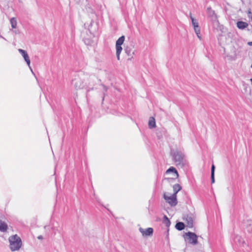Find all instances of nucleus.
Listing matches in <instances>:
<instances>
[{"instance_id":"8","label":"nucleus","mask_w":252,"mask_h":252,"mask_svg":"<svg viewBox=\"0 0 252 252\" xmlns=\"http://www.w3.org/2000/svg\"><path fill=\"white\" fill-rule=\"evenodd\" d=\"M18 51L21 54L25 61L27 63L28 65L30 67L31 62L29 56L27 52L25 50H24L21 49H19Z\"/></svg>"},{"instance_id":"12","label":"nucleus","mask_w":252,"mask_h":252,"mask_svg":"<svg viewBox=\"0 0 252 252\" xmlns=\"http://www.w3.org/2000/svg\"><path fill=\"white\" fill-rule=\"evenodd\" d=\"M125 52L126 53V54L128 55V56L129 57L128 59H130L131 58H132L134 54V51L133 49L132 48H131V47H129L128 46H127L125 48Z\"/></svg>"},{"instance_id":"19","label":"nucleus","mask_w":252,"mask_h":252,"mask_svg":"<svg viewBox=\"0 0 252 252\" xmlns=\"http://www.w3.org/2000/svg\"><path fill=\"white\" fill-rule=\"evenodd\" d=\"M10 23L13 29H15L17 27V21L15 18H12L10 19Z\"/></svg>"},{"instance_id":"6","label":"nucleus","mask_w":252,"mask_h":252,"mask_svg":"<svg viewBox=\"0 0 252 252\" xmlns=\"http://www.w3.org/2000/svg\"><path fill=\"white\" fill-rule=\"evenodd\" d=\"M190 17L191 20L192 25L193 27L194 30L199 39H201L200 35V31L198 25V23L196 19H195L191 15V13H190Z\"/></svg>"},{"instance_id":"5","label":"nucleus","mask_w":252,"mask_h":252,"mask_svg":"<svg viewBox=\"0 0 252 252\" xmlns=\"http://www.w3.org/2000/svg\"><path fill=\"white\" fill-rule=\"evenodd\" d=\"M125 39V36L123 35L121 36L119 39L116 41V56L118 60H120V54L122 51V45L124 42Z\"/></svg>"},{"instance_id":"18","label":"nucleus","mask_w":252,"mask_h":252,"mask_svg":"<svg viewBox=\"0 0 252 252\" xmlns=\"http://www.w3.org/2000/svg\"><path fill=\"white\" fill-rule=\"evenodd\" d=\"M215 165L213 164L211 167V182L212 183H214L215 182Z\"/></svg>"},{"instance_id":"21","label":"nucleus","mask_w":252,"mask_h":252,"mask_svg":"<svg viewBox=\"0 0 252 252\" xmlns=\"http://www.w3.org/2000/svg\"><path fill=\"white\" fill-rule=\"evenodd\" d=\"M248 14H249V17H251L252 19V12L250 11H249Z\"/></svg>"},{"instance_id":"15","label":"nucleus","mask_w":252,"mask_h":252,"mask_svg":"<svg viewBox=\"0 0 252 252\" xmlns=\"http://www.w3.org/2000/svg\"><path fill=\"white\" fill-rule=\"evenodd\" d=\"M8 226L7 224L0 220V231L1 232H5L7 231Z\"/></svg>"},{"instance_id":"4","label":"nucleus","mask_w":252,"mask_h":252,"mask_svg":"<svg viewBox=\"0 0 252 252\" xmlns=\"http://www.w3.org/2000/svg\"><path fill=\"white\" fill-rule=\"evenodd\" d=\"M185 240L191 245H195L198 243L197 236L193 232H188L184 235Z\"/></svg>"},{"instance_id":"9","label":"nucleus","mask_w":252,"mask_h":252,"mask_svg":"<svg viewBox=\"0 0 252 252\" xmlns=\"http://www.w3.org/2000/svg\"><path fill=\"white\" fill-rule=\"evenodd\" d=\"M170 173L172 174V179H177L179 176L177 170L173 167H171L166 171V174H169Z\"/></svg>"},{"instance_id":"10","label":"nucleus","mask_w":252,"mask_h":252,"mask_svg":"<svg viewBox=\"0 0 252 252\" xmlns=\"http://www.w3.org/2000/svg\"><path fill=\"white\" fill-rule=\"evenodd\" d=\"M173 158L175 162L179 163L183 159L182 154L179 152H176L173 154Z\"/></svg>"},{"instance_id":"1","label":"nucleus","mask_w":252,"mask_h":252,"mask_svg":"<svg viewBox=\"0 0 252 252\" xmlns=\"http://www.w3.org/2000/svg\"><path fill=\"white\" fill-rule=\"evenodd\" d=\"M10 248L12 251L19 250L22 246V241L20 238L16 234L12 235L9 238Z\"/></svg>"},{"instance_id":"23","label":"nucleus","mask_w":252,"mask_h":252,"mask_svg":"<svg viewBox=\"0 0 252 252\" xmlns=\"http://www.w3.org/2000/svg\"><path fill=\"white\" fill-rule=\"evenodd\" d=\"M248 45L252 46V41L248 42Z\"/></svg>"},{"instance_id":"11","label":"nucleus","mask_w":252,"mask_h":252,"mask_svg":"<svg viewBox=\"0 0 252 252\" xmlns=\"http://www.w3.org/2000/svg\"><path fill=\"white\" fill-rule=\"evenodd\" d=\"M184 220L187 223V226L191 228L193 226V219L189 216H187L184 218Z\"/></svg>"},{"instance_id":"7","label":"nucleus","mask_w":252,"mask_h":252,"mask_svg":"<svg viewBox=\"0 0 252 252\" xmlns=\"http://www.w3.org/2000/svg\"><path fill=\"white\" fill-rule=\"evenodd\" d=\"M139 231L143 236H148L152 235L153 233V229L151 227H149L147 229L140 228Z\"/></svg>"},{"instance_id":"2","label":"nucleus","mask_w":252,"mask_h":252,"mask_svg":"<svg viewBox=\"0 0 252 252\" xmlns=\"http://www.w3.org/2000/svg\"><path fill=\"white\" fill-rule=\"evenodd\" d=\"M75 89L77 91L83 89L85 87L84 81L81 78L80 75L78 73L71 81Z\"/></svg>"},{"instance_id":"20","label":"nucleus","mask_w":252,"mask_h":252,"mask_svg":"<svg viewBox=\"0 0 252 252\" xmlns=\"http://www.w3.org/2000/svg\"><path fill=\"white\" fill-rule=\"evenodd\" d=\"M163 222L167 227H169L170 225V221L166 216L164 217Z\"/></svg>"},{"instance_id":"16","label":"nucleus","mask_w":252,"mask_h":252,"mask_svg":"<svg viewBox=\"0 0 252 252\" xmlns=\"http://www.w3.org/2000/svg\"><path fill=\"white\" fill-rule=\"evenodd\" d=\"M173 191L174 194H177V192H179L182 189V187L178 184H175L173 186Z\"/></svg>"},{"instance_id":"13","label":"nucleus","mask_w":252,"mask_h":252,"mask_svg":"<svg viewBox=\"0 0 252 252\" xmlns=\"http://www.w3.org/2000/svg\"><path fill=\"white\" fill-rule=\"evenodd\" d=\"M148 126L150 128H153L156 126L155 119L153 117H151L150 118Z\"/></svg>"},{"instance_id":"14","label":"nucleus","mask_w":252,"mask_h":252,"mask_svg":"<svg viewBox=\"0 0 252 252\" xmlns=\"http://www.w3.org/2000/svg\"><path fill=\"white\" fill-rule=\"evenodd\" d=\"M237 27L241 30H243L248 26V24L243 21H239L237 23Z\"/></svg>"},{"instance_id":"24","label":"nucleus","mask_w":252,"mask_h":252,"mask_svg":"<svg viewBox=\"0 0 252 252\" xmlns=\"http://www.w3.org/2000/svg\"><path fill=\"white\" fill-rule=\"evenodd\" d=\"M251 67L252 68V65H251Z\"/></svg>"},{"instance_id":"3","label":"nucleus","mask_w":252,"mask_h":252,"mask_svg":"<svg viewBox=\"0 0 252 252\" xmlns=\"http://www.w3.org/2000/svg\"><path fill=\"white\" fill-rule=\"evenodd\" d=\"M163 197L166 202L169 204L171 206H175L177 205V195L173 193L171 194L168 192H166L164 193Z\"/></svg>"},{"instance_id":"22","label":"nucleus","mask_w":252,"mask_h":252,"mask_svg":"<svg viewBox=\"0 0 252 252\" xmlns=\"http://www.w3.org/2000/svg\"><path fill=\"white\" fill-rule=\"evenodd\" d=\"M80 72L81 75H85L86 74V73L84 71H80Z\"/></svg>"},{"instance_id":"17","label":"nucleus","mask_w":252,"mask_h":252,"mask_svg":"<svg viewBox=\"0 0 252 252\" xmlns=\"http://www.w3.org/2000/svg\"><path fill=\"white\" fill-rule=\"evenodd\" d=\"M175 227L177 229L182 230L185 228V224L183 222H179L176 223Z\"/></svg>"}]
</instances>
